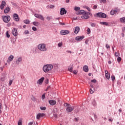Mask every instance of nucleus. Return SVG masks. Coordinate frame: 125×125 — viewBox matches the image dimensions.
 <instances>
[{"label":"nucleus","instance_id":"nucleus-1","mask_svg":"<svg viewBox=\"0 0 125 125\" xmlns=\"http://www.w3.org/2000/svg\"><path fill=\"white\" fill-rule=\"evenodd\" d=\"M53 69V65L51 64H47L43 67V70L44 73H48L49 71H51Z\"/></svg>","mask_w":125,"mask_h":125},{"label":"nucleus","instance_id":"nucleus-2","mask_svg":"<svg viewBox=\"0 0 125 125\" xmlns=\"http://www.w3.org/2000/svg\"><path fill=\"white\" fill-rule=\"evenodd\" d=\"M65 107H66V111L67 113H71V112H73V111L75 109V106H71V104H65Z\"/></svg>","mask_w":125,"mask_h":125},{"label":"nucleus","instance_id":"nucleus-3","mask_svg":"<svg viewBox=\"0 0 125 125\" xmlns=\"http://www.w3.org/2000/svg\"><path fill=\"white\" fill-rule=\"evenodd\" d=\"M38 48L39 49V50H41V51H46L47 50L46 46L44 43L39 44L38 46Z\"/></svg>","mask_w":125,"mask_h":125},{"label":"nucleus","instance_id":"nucleus-4","mask_svg":"<svg viewBox=\"0 0 125 125\" xmlns=\"http://www.w3.org/2000/svg\"><path fill=\"white\" fill-rule=\"evenodd\" d=\"M95 17H99V18H106L107 15L104 13L100 12L94 15Z\"/></svg>","mask_w":125,"mask_h":125},{"label":"nucleus","instance_id":"nucleus-5","mask_svg":"<svg viewBox=\"0 0 125 125\" xmlns=\"http://www.w3.org/2000/svg\"><path fill=\"white\" fill-rule=\"evenodd\" d=\"M2 19L5 23H8L10 21V17L9 16H2Z\"/></svg>","mask_w":125,"mask_h":125},{"label":"nucleus","instance_id":"nucleus-6","mask_svg":"<svg viewBox=\"0 0 125 125\" xmlns=\"http://www.w3.org/2000/svg\"><path fill=\"white\" fill-rule=\"evenodd\" d=\"M35 16L36 17V18L40 19V20H42V21H44V18H43V16L42 15L35 14Z\"/></svg>","mask_w":125,"mask_h":125},{"label":"nucleus","instance_id":"nucleus-7","mask_svg":"<svg viewBox=\"0 0 125 125\" xmlns=\"http://www.w3.org/2000/svg\"><path fill=\"white\" fill-rule=\"evenodd\" d=\"M89 14H90V13L86 12V14L82 16L81 18H82V19H88V18H89V16H88Z\"/></svg>","mask_w":125,"mask_h":125},{"label":"nucleus","instance_id":"nucleus-8","mask_svg":"<svg viewBox=\"0 0 125 125\" xmlns=\"http://www.w3.org/2000/svg\"><path fill=\"white\" fill-rule=\"evenodd\" d=\"M12 34L14 36V37H17L18 35V32H17V29L15 28H13L12 31Z\"/></svg>","mask_w":125,"mask_h":125},{"label":"nucleus","instance_id":"nucleus-9","mask_svg":"<svg viewBox=\"0 0 125 125\" xmlns=\"http://www.w3.org/2000/svg\"><path fill=\"white\" fill-rule=\"evenodd\" d=\"M13 19L15 21H19V17L17 14H14L13 15Z\"/></svg>","mask_w":125,"mask_h":125},{"label":"nucleus","instance_id":"nucleus-10","mask_svg":"<svg viewBox=\"0 0 125 125\" xmlns=\"http://www.w3.org/2000/svg\"><path fill=\"white\" fill-rule=\"evenodd\" d=\"M70 33V31L69 30H62L61 31V35H62V36H64L65 35H68Z\"/></svg>","mask_w":125,"mask_h":125},{"label":"nucleus","instance_id":"nucleus-11","mask_svg":"<svg viewBox=\"0 0 125 125\" xmlns=\"http://www.w3.org/2000/svg\"><path fill=\"white\" fill-rule=\"evenodd\" d=\"M60 13L61 15H64V14L67 13V11L65 10V8H62L61 9Z\"/></svg>","mask_w":125,"mask_h":125},{"label":"nucleus","instance_id":"nucleus-12","mask_svg":"<svg viewBox=\"0 0 125 125\" xmlns=\"http://www.w3.org/2000/svg\"><path fill=\"white\" fill-rule=\"evenodd\" d=\"M77 14L79 15H83V14H86V12L83 10H79L78 12H77Z\"/></svg>","mask_w":125,"mask_h":125},{"label":"nucleus","instance_id":"nucleus-13","mask_svg":"<svg viewBox=\"0 0 125 125\" xmlns=\"http://www.w3.org/2000/svg\"><path fill=\"white\" fill-rule=\"evenodd\" d=\"M44 116H45L44 113H39L37 115V119L38 120H40V119H41V117H44Z\"/></svg>","mask_w":125,"mask_h":125},{"label":"nucleus","instance_id":"nucleus-14","mask_svg":"<svg viewBox=\"0 0 125 125\" xmlns=\"http://www.w3.org/2000/svg\"><path fill=\"white\" fill-rule=\"evenodd\" d=\"M80 32V27L79 26H76L74 29L75 34H78Z\"/></svg>","mask_w":125,"mask_h":125},{"label":"nucleus","instance_id":"nucleus-15","mask_svg":"<svg viewBox=\"0 0 125 125\" xmlns=\"http://www.w3.org/2000/svg\"><path fill=\"white\" fill-rule=\"evenodd\" d=\"M49 103L51 105H55V104H56V101L50 100V101H49Z\"/></svg>","mask_w":125,"mask_h":125},{"label":"nucleus","instance_id":"nucleus-16","mask_svg":"<svg viewBox=\"0 0 125 125\" xmlns=\"http://www.w3.org/2000/svg\"><path fill=\"white\" fill-rule=\"evenodd\" d=\"M84 38V36H77L76 37L75 40L76 41H82V40H83Z\"/></svg>","mask_w":125,"mask_h":125},{"label":"nucleus","instance_id":"nucleus-17","mask_svg":"<svg viewBox=\"0 0 125 125\" xmlns=\"http://www.w3.org/2000/svg\"><path fill=\"white\" fill-rule=\"evenodd\" d=\"M21 61H22V57H20L18 59V60L16 61V64H17V65H19L20 62H21Z\"/></svg>","mask_w":125,"mask_h":125},{"label":"nucleus","instance_id":"nucleus-18","mask_svg":"<svg viewBox=\"0 0 125 125\" xmlns=\"http://www.w3.org/2000/svg\"><path fill=\"white\" fill-rule=\"evenodd\" d=\"M44 80V77H42L40 79L38 80V83L39 84H41L43 82V81Z\"/></svg>","mask_w":125,"mask_h":125},{"label":"nucleus","instance_id":"nucleus-19","mask_svg":"<svg viewBox=\"0 0 125 125\" xmlns=\"http://www.w3.org/2000/svg\"><path fill=\"white\" fill-rule=\"evenodd\" d=\"M105 78H106V79H107V80H109L110 79V74L108 73V71H105Z\"/></svg>","mask_w":125,"mask_h":125},{"label":"nucleus","instance_id":"nucleus-20","mask_svg":"<svg viewBox=\"0 0 125 125\" xmlns=\"http://www.w3.org/2000/svg\"><path fill=\"white\" fill-rule=\"evenodd\" d=\"M9 11H10V8H9V7H7L5 9L4 12L5 14H6V13H8Z\"/></svg>","mask_w":125,"mask_h":125},{"label":"nucleus","instance_id":"nucleus-21","mask_svg":"<svg viewBox=\"0 0 125 125\" xmlns=\"http://www.w3.org/2000/svg\"><path fill=\"white\" fill-rule=\"evenodd\" d=\"M83 71L86 72H88V66H87V65H84L83 67Z\"/></svg>","mask_w":125,"mask_h":125},{"label":"nucleus","instance_id":"nucleus-22","mask_svg":"<svg viewBox=\"0 0 125 125\" xmlns=\"http://www.w3.org/2000/svg\"><path fill=\"white\" fill-rule=\"evenodd\" d=\"M33 23V25L34 26H36V27H39V26H40V23L38 21H34Z\"/></svg>","mask_w":125,"mask_h":125},{"label":"nucleus","instance_id":"nucleus-23","mask_svg":"<svg viewBox=\"0 0 125 125\" xmlns=\"http://www.w3.org/2000/svg\"><path fill=\"white\" fill-rule=\"evenodd\" d=\"M120 21L122 23H124V24H125V17H123V18H120Z\"/></svg>","mask_w":125,"mask_h":125},{"label":"nucleus","instance_id":"nucleus-24","mask_svg":"<svg viewBox=\"0 0 125 125\" xmlns=\"http://www.w3.org/2000/svg\"><path fill=\"white\" fill-rule=\"evenodd\" d=\"M101 25H104L105 26H108V22L105 21H102L100 22Z\"/></svg>","mask_w":125,"mask_h":125},{"label":"nucleus","instance_id":"nucleus-25","mask_svg":"<svg viewBox=\"0 0 125 125\" xmlns=\"http://www.w3.org/2000/svg\"><path fill=\"white\" fill-rule=\"evenodd\" d=\"M14 58V56H13V55H11L9 56V57L8 58V61H12V60H13Z\"/></svg>","mask_w":125,"mask_h":125},{"label":"nucleus","instance_id":"nucleus-26","mask_svg":"<svg viewBox=\"0 0 125 125\" xmlns=\"http://www.w3.org/2000/svg\"><path fill=\"white\" fill-rule=\"evenodd\" d=\"M81 10V8L80 7H75L74 8V10H75V11H80V10Z\"/></svg>","mask_w":125,"mask_h":125},{"label":"nucleus","instance_id":"nucleus-27","mask_svg":"<svg viewBox=\"0 0 125 125\" xmlns=\"http://www.w3.org/2000/svg\"><path fill=\"white\" fill-rule=\"evenodd\" d=\"M23 22L25 24H30V21H29V20H25Z\"/></svg>","mask_w":125,"mask_h":125},{"label":"nucleus","instance_id":"nucleus-28","mask_svg":"<svg viewBox=\"0 0 125 125\" xmlns=\"http://www.w3.org/2000/svg\"><path fill=\"white\" fill-rule=\"evenodd\" d=\"M68 71H69V72H73V67L69 66L68 68Z\"/></svg>","mask_w":125,"mask_h":125},{"label":"nucleus","instance_id":"nucleus-29","mask_svg":"<svg viewBox=\"0 0 125 125\" xmlns=\"http://www.w3.org/2000/svg\"><path fill=\"white\" fill-rule=\"evenodd\" d=\"M115 13H116V11L112 10L110 11V15H114V14H115Z\"/></svg>","mask_w":125,"mask_h":125},{"label":"nucleus","instance_id":"nucleus-30","mask_svg":"<svg viewBox=\"0 0 125 125\" xmlns=\"http://www.w3.org/2000/svg\"><path fill=\"white\" fill-rule=\"evenodd\" d=\"M58 45L59 46V47H61V46H62V45H63V42H60L58 44Z\"/></svg>","mask_w":125,"mask_h":125},{"label":"nucleus","instance_id":"nucleus-31","mask_svg":"<svg viewBox=\"0 0 125 125\" xmlns=\"http://www.w3.org/2000/svg\"><path fill=\"white\" fill-rule=\"evenodd\" d=\"M1 110H2V104H1V103H0V114H1L2 113Z\"/></svg>","mask_w":125,"mask_h":125},{"label":"nucleus","instance_id":"nucleus-32","mask_svg":"<svg viewBox=\"0 0 125 125\" xmlns=\"http://www.w3.org/2000/svg\"><path fill=\"white\" fill-rule=\"evenodd\" d=\"M40 109L42 111H45V110H46V107H40Z\"/></svg>","mask_w":125,"mask_h":125},{"label":"nucleus","instance_id":"nucleus-33","mask_svg":"<svg viewBox=\"0 0 125 125\" xmlns=\"http://www.w3.org/2000/svg\"><path fill=\"white\" fill-rule=\"evenodd\" d=\"M115 56H116V57H119V56H120V53H119V52H116L115 53Z\"/></svg>","mask_w":125,"mask_h":125},{"label":"nucleus","instance_id":"nucleus-34","mask_svg":"<svg viewBox=\"0 0 125 125\" xmlns=\"http://www.w3.org/2000/svg\"><path fill=\"white\" fill-rule=\"evenodd\" d=\"M6 35L7 38H10V35L8 33V31H7L6 32Z\"/></svg>","mask_w":125,"mask_h":125},{"label":"nucleus","instance_id":"nucleus-35","mask_svg":"<svg viewBox=\"0 0 125 125\" xmlns=\"http://www.w3.org/2000/svg\"><path fill=\"white\" fill-rule=\"evenodd\" d=\"M122 61V58H121L120 57H119L118 58H117V61L119 63H120V62H121V61Z\"/></svg>","mask_w":125,"mask_h":125},{"label":"nucleus","instance_id":"nucleus-36","mask_svg":"<svg viewBox=\"0 0 125 125\" xmlns=\"http://www.w3.org/2000/svg\"><path fill=\"white\" fill-rule=\"evenodd\" d=\"M105 47H106V48H107V49H110V45H109L108 44H105Z\"/></svg>","mask_w":125,"mask_h":125},{"label":"nucleus","instance_id":"nucleus-37","mask_svg":"<svg viewBox=\"0 0 125 125\" xmlns=\"http://www.w3.org/2000/svg\"><path fill=\"white\" fill-rule=\"evenodd\" d=\"M87 34H90L91 31H90V28H88L87 29Z\"/></svg>","mask_w":125,"mask_h":125},{"label":"nucleus","instance_id":"nucleus-38","mask_svg":"<svg viewBox=\"0 0 125 125\" xmlns=\"http://www.w3.org/2000/svg\"><path fill=\"white\" fill-rule=\"evenodd\" d=\"M84 8H86L88 11H90V8L87 7V6H83Z\"/></svg>","mask_w":125,"mask_h":125},{"label":"nucleus","instance_id":"nucleus-39","mask_svg":"<svg viewBox=\"0 0 125 125\" xmlns=\"http://www.w3.org/2000/svg\"><path fill=\"white\" fill-rule=\"evenodd\" d=\"M5 4H6V3L4 1H2L1 5H3L5 6Z\"/></svg>","mask_w":125,"mask_h":125},{"label":"nucleus","instance_id":"nucleus-40","mask_svg":"<svg viewBox=\"0 0 125 125\" xmlns=\"http://www.w3.org/2000/svg\"><path fill=\"white\" fill-rule=\"evenodd\" d=\"M73 73L74 74V75H77L78 74V70H74L73 71Z\"/></svg>","mask_w":125,"mask_h":125},{"label":"nucleus","instance_id":"nucleus-41","mask_svg":"<svg viewBox=\"0 0 125 125\" xmlns=\"http://www.w3.org/2000/svg\"><path fill=\"white\" fill-rule=\"evenodd\" d=\"M29 30H25L24 31L25 35H29Z\"/></svg>","mask_w":125,"mask_h":125},{"label":"nucleus","instance_id":"nucleus-42","mask_svg":"<svg viewBox=\"0 0 125 125\" xmlns=\"http://www.w3.org/2000/svg\"><path fill=\"white\" fill-rule=\"evenodd\" d=\"M18 125H22V120H20L19 121Z\"/></svg>","mask_w":125,"mask_h":125},{"label":"nucleus","instance_id":"nucleus-43","mask_svg":"<svg viewBox=\"0 0 125 125\" xmlns=\"http://www.w3.org/2000/svg\"><path fill=\"white\" fill-rule=\"evenodd\" d=\"M12 83H13V80H10L9 83V85H11V84H12Z\"/></svg>","mask_w":125,"mask_h":125},{"label":"nucleus","instance_id":"nucleus-44","mask_svg":"<svg viewBox=\"0 0 125 125\" xmlns=\"http://www.w3.org/2000/svg\"><path fill=\"white\" fill-rule=\"evenodd\" d=\"M1 82H4L5 81V78L4 77H1L0 79Z\"/></svg>","mask_w":125,"mask_h":125},{"label":"nucleus","instance_id":"nucleus-45","mask_svg":"<svg viewBox=\"0 0 125 125\" xmlns=\"http://www.w3.org/2000/svg\"><path fill=\"white\" fill-rule=\"evenodd\" d=\"M91 83H97V81H96V80L94 79L93 80L91 81Z\"/></svg>","mask_w":125,"mask_h":125},{"label":"nucleus","instance_id":"nucleus-46","mask_svg":"<svg viewBox=\"0 0 125 125\" xmlns=\"http://www.w3.org/2000/svg\"><path fill=\"white\" fill-rule=\"evenodd\" d=\"M91 27H95L96 26V24H95L94 23H91Z\"/></svg>","mask_w":125,"mask_h":125},{"label":"nucleus","instance_id":"nucleus-47","mask_svg":"<svg viewBox=\"0 0 125 125\" xmlns=\"http://www.w3.org/2000/svg\"><path fill=\"white\" fill-rule=\"evenodd\" d=\"M89 91H90V93H91V94H93V93H94L93 90H92V89H90Z\"/></svg>","mask_w":125,"mask_h":125},{"label":"nucleus","instance_id":"nucleus-48","mask_svg":"<svg viewBox=\"0 0 125 125\" xmlns=\"http://www.w3.org/2000/svg\"><path fill=\"white\" fill-rule=\"evenodd\" d=\"M31 100H32V101H36V98H35L34 96H32L31 98Z\"/></svg>","mask_w":125,"mask_h":125},{"label":"nucleus","instance_id":"nucleus-49","mask_svg":"<svg viewBox=\"0 0 125 125\" xmlns=\"http://www.w3.org/2000/svg\"><path fill=\"white\" fill-rule=\"evenodd\" d=\"M112 81H115V76L113 75L111 76Z\"/></svg>","mask_w":125,"mask_h":125},{"label":"nucleus","instance_id":"nucleus-50","mask_svg":"<svg viewBox=\"0 0 125 125\" xmlns=\"http://www.w3.org/2000/svg\"><path fill=\"white\" fill-rule=\"evenodd\" d=\"M42 99H44V98H45V94H43L42 95Z\"/></svg>","mask_w":125,"mask_h":125},{"label":"nucleus","instance_id":"nucleus-51","mask_svg":"<svg viewBox=\"0 0 125 125\" xmlns=\"http://www.w3.org/2000/svg\"><path fill=\"white\" fill-rule=\"evenodd\" d=\"M32 30H33V31H37V28H36V27H35V26H33V27H32Z\"/></svg>","mask_w":125,"mask_h":125},{"label":"nucleus","instance_id":"nucleus-52","mask_svg":"<svg viewBox=\"0 0 125 125\" xmlns=\"http://www.w3.org/2000/svg\"><path fill=\"white\" fill-rule=\"evenodd\" d=\"M97 8V5H95L93 6V9H96Z\"/></svg>","mask_w":125,"mask_h":125},{"label":"nucleus","instance_id":"nucleus-53","mask_svg":"<svg viewBox=\"0 0 125 125\" xmlns=\"http://www.w3.org/2000/svg\"><path fill=\"white\" fill-rule=\"evenodd\" d=\"M4 7V6H3V5H0V9L1 10L3 9Z\"/></svg>","mask_w":125,"mask_h":125},{"label":"nucleus","instance_id":"nucleus-54","mask_svg":"<svg viewBox=\"0 0 125 125\" xmlns=\"http://www.w3.org/2000/svg\"><path fill=\"white\" fill-rule=\"evenodd\" d=\"M46 19H47V20H48V21H49V20H50V19H51V18H50V17H47Z\"/></svg>","mask_w":125,"mask_h":125},{"label":"nucleus","instance_id":"nucleus-55","mask_svg":"<svg viewBox=\"0 0 125 125\" xmlns=\"http://www.w3.org/2000/svg\"><path fill=\"white\" fill-rule=\"evenodd\" d=\"M50 8H54V5H50Z\"/></svg>","mask_w":125,"mask_h":125},{"label":"nucleus","instance_id":"nucleus-56","mask_svg":"<svg viewBox=\"0 0 125 125\" xmlns=\"http://www.w3.org/2000/svg\"><path fill=\"white\" fill-rule=\"evenodd\" d=\"M74 120L76 122H79V119L78 118H75Z\"/></svg>","mask_w":125,"mask_h":125},{"label":"nucleus","instance_id":"nucleus-57","mask_svg":"<svg viewBox=\"0 0 125 125\" xmlns=\"http://www.w3.org/2000/svg\"><path fill=\"white\" fill-rule=\"evenodd\" d=\"M102 1L103 2H104V3H106V0H102Z\"/></svg>","mask_w":125,"mask_h":125},{"label":"nucleus","instance_id":"nucleus-58","mask_svg":"<svg viewBox=\"0 0 125 125\" xmlns=\"http://www.w3.org/2000/svg\"><path fill=\"white\" fill-rule=\"evenodd\" d=\"M33 125V122H30L28 123V125Z\"/></svg>","mask_w":125,"mask_h":125},{"label":"nucleus","instance_id":"nucleus-59","mask_svg":"<svg viewBox=\"0 0 125 125\" xmlns=\"http://www.w3.org/2000/svg\"><path fill=\"white\" fill-rule=\"evenodd\" d=\"M66 52H67L68 53H72V51H66Z\"/></svg>","mask_w":125,"mask_h":125},{"label":"nucleus","instance_id":"nucleus-60","mask_svg":"<svg viewBox=\"0 0 125 125\" xmlns=\"http://www.w3.org/2000/svg\"><path fill=\"white\" fill-rule=\"evenodd\" d=\"M48 82H49V80L48 79H47L46 81V83H48Z\"/></svg>","mask_w":125,"mask_h":125},{"label":"nucleus","instance_id":"nucleus-61","mask_svg":"<svg viewBox=\"0 0 125 125\" xmlns=\"http://www.w3.org/2000/svg\"><path fill=\"white\" fill-rule=\"evenodd\" d=\"M54 117L55 118H57V114H54Z\"/></svg>","mask_w":125,"mask_h":125},{"label":"nucleus","instance_id":"nucleus-62","mask_svg":"<svg viewBox=\"0 0 125 125\" xmlns=\"http://www.w3.org/2000/svg\"><path fill=\"white\" fill-rule=\"evenodd\" d=\"M54 111H56V112H57V108H55L54 109Z\"/></svg>","mask_w":125,"mask_h":125},{"label":"nucleus","instance_id":"nucleus-63","mask_svg":"<svg viewBox=\"0 0 125 125\" xmlns=\"http://www.w3.org/2000/svg\"><path fill=\"white\" fill-rule=\"evenodd\" d=\"M108 63H109V64H112V62H111V61H109L108 62Z\"/></svg>","mask_w":125,"mask_h":125},{"label":"nucleus","instance_id":"nucleus-64","mask_svg":"<svg viewBox=\"0 0 125 125\" xmlns=\"http://www.w3.org/2000/svg\"><path fill=\"white\" fill-rule=\"evenodd\" d=\"M123 32H125V27L123 29Z\"/></svg>","mask_w":125,"mask_h":125}]
</instances>
